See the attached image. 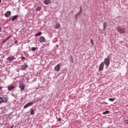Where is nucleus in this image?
Masks as SVG:
<instances>
[{"label": "nucleus", "mask_w": 128, "mask_h": 128, "mask_svg": "<svg viewBox=\"0 0 128 128\" xmlns=\"http://www.w3.org/2000/svg\"><path fill=\"white\" fill-rule=\"evenodd\" d=\"M8 97L6 96H0V104H2V102H8Z\"/></svg>", "instance_id": "1"}, {"label": "nucleus", "mask_w": 128, "mask_h": 128, "mask_svg": "<svg viewBox=\"0 0 128 128\" xmlns=\"http://www.w3.org/2000/svg\"><path fill=\"white\" fill-rule=\"evenodd\" d=\"M110 57L106 58L104 61V64H105L106 66H110Z\"/></svg>", "instance_id": "2"}, {"label": "nucleus", "mask_w": 128, "mask_h": 128, "mask_svg": "<svg viewBox=\"0 0 128 128\" xmlns=\"http://www.w3.org/2000/svg\"><path fill=\"white\" fill-rule=\"evenodd\" d=\"M117 28L120 34H124L126 32V29L124 27L118 26Z\"/></svg>", "instance_id": "3"}, {"label": "nucleus", "mask_w": 128, "mask_h": 128, "mask_svg": "<svg viewBox=\"0 0 128 128\" xmlns=\"http://www.w3.org/2000/svg\"><path fill=\"white\" fill-rule=\"evenodd\" d=\"M19 88L22 90H24V88H26V84L24 83L20 82L19 84Z\"/></svg>", "instance_id": "4"}, {"label": "nucleus", "mask_w": 128, "mask_h": 128, "mask_svg": "<svg viewBox=\"0 0 128 128\" xmlns=\"http://www.w3.org/2000/svg\"><path fill=\"white\" fill-rule=\"evenodd\" d=\"M104 62L101 63L99 66V72H102V70H104Z\"/></svg>", "instance_id": "5"}, {"label": "nucleus", "mask_w": 128, "mask_h": 128, "mask_svg": "<svg viewBox=\"0 0 128 128\" xmlns=\"http://www.w3.org/2000/svg\"><path fill=\"white\" fill-rule=\"evenodd\" d=\"M46 38L42 36H40L39 38V42H40V44H42V42H46Z\"/></svg>", "instance_id": "6"}, {"label": "nucleus", "mask_w": 128, "mask_h": 128, "mask_svg": "<svg viewBox=\"0 0 128 128\" xmlns=\"http://www.w3.org/2000/svg\"><path fill=\"white\" fill-rule=\"evenodd\" d=\"M60 64H58L54 68V70L56 72H60Z\"/></svg>", "instance_id": "7"}, {"label": "nucleus", "mask_w": 128, "mask_h": 128, "mask_svg": "<svg viewBox=\"0 0 128 128\" xmlns=\"http://www.w3.org/2000/svg\"><path fill=\"white\" fill-rule=\"evenodd\" d=\"M33 104H34V102H29L24 106V108H28V106H30Z\"/></svg>", "instance_id": "8"}, {"label": "nucleus", "mask_w": 128, "mask_h": 128, "mask_svg": "<svg viewBox=\"0 0 128 128\" xmlns=\"http://www.w3.org/2000/svg\"><path fill=\"white\" fill-rule=\"evenodd\" d=\"M8 90H12L14 88V86L13 84L9 85L8 86Z\"/></svg>", "instance_id": "9"}, {"label": "nucleus", "mask_w": 128, "mask_h": 128, "mask_svg": "<svg viewBox=\"0 0 128 128\" xmlns=\"http://www.w3.org/2000/svg\"><path fill=\"white\" fill-rule=\"evenodd\" d=\"M27 68H28V64H24L22 66L21 70H26Z\"/></svg>", "instance_id": "10"}, {"label": "nucleus", "mask_w": 128, "mask_h": 128, "mask_svg": "<svg viewBox=\"0 0 128 128\" xmlns=\"http://www.w3.org/2000/svg\"><path fill=\"white\" fill-rule=\"evenodd\" d=\"M10 14H12V12H10V11H8L6 12L5 16L6 18H10Z\"/></svg>", "instance_id": "11"}, {"label": "nucleus", "mask_w": 128, "mask_h": 128, "mask_svg": "<svg viewBox=\"0 0 128 128\" xmlns=\"http://www.w3.org/2000/svg\"><path fill=\"white\" fill-rule=\"evenodd\" d=\"M44 4H46V6H48V4H52V0H45L44 1Z\"/></svg>", "instance_id": "12"}, {"label": "nucleus", "mask_w": 128, "mask_h": 128, "mask_svg": "<svg viewBox=\"0 0 128 128\" xmlns=\"http://www.w3.org/2000/svg\"><path fill=\"white\" fill-rule=\"evenodd\" d=\"M54 28H56V30H58V28H60V24H56L54 26Z\"/></svg>", "instance_id": "13"}, {"label": "nucleus", "mask_w": 128, "mask_h": 128, "mask_svg": "<svg viewBox=\"0 0 128 128\" xmlns=\"http://www.w3.org/2000/svg\"><path fill=\"white\" fill-rule=\"evenodd\" d=\"M108 26V23L106 22H104L103 24V30H106V28Z\"/></svg>", "instance_id": "14"}, {"label": "nucleus", "mask_w": 128, "mask_h": 128, "mask_svg": "<svg viewBox=\"0 0 128 128\" xmlns=\"http://www.w3.org/2000/svg\"><path fill=\"white\" fill-rule=\"evenodd\" d=\"M17 18H18V15L14 16L12 18V22H14V20H16Z\"/></svg>", "instance_id": "15"}, {"label": "nucleus", "mask_w": 128, "mask_h": 128, "mask_svg": "<svg viewBox=\"0 0 128 128\" xmlns=\"http://www.w3.org/2000/svg\"><path fill=\"white\" fill-rule=\"evenodd\" d=\"M42 32H38L35 34V36H42Z\"/></svg>", "instance_id": "16"}, {"label": "nucleus", "mask_w": 128, "mask_h": 128, "mask_svg": "<svg viewBox=\"0 0 128 128\" xmlns=\"http://www.w3.org/2000/svg\"><path fill=\"white\" fill-rule=\"evenodd\" d=\"M30 112L32 116L34 115V109H31L30 110Z\"/></svg>", "instance_id": "17"}, {"label": "nucleus", "mask_w": 128, "mask_h": 128, "mask_svg": "<svg viewBox=\"0 0 128 128\" xmlns=\"http://www.w3.org/2000/svg\"><path fill=\"white\" fill-rule=\"evenodd\" d=\"M14 58V57L13 58L8 57L7 58V60H9V62H10Z\"/></svg>", "instance_id": "18"}, {"label": "nucleus", "mask_w": 128, "mask_h": 128, "mask_svg": "<svg viewBox=\"0 0 128 128\" xmlns=\"http://www.w3.org/2000/svg\"><path fill=\"white\" fill-rule=\"evenodd\" d=\"M110 114V111L106 110L102 112V114Z\"/></svg>", "instance_id": "19"}, {"label": "nucleus", "mask_w": 128, "mask_h": 128, "mask_svg": "<svg viewBox=\"0 0 128 128\" xmlns=\"http://www.w3.org/2000/svg\"><path fill=\"white\" fill-rule=\"evenodd\" d=\"M108 100H110V102H114V100H116V98H110L108 99Z\"/></svg>", "instance_id": "20"}, {"label": "nucleus", "mask_w": 128, "mask_h": 128, "mask_svg": "<svg viewBox=\"0 0 128 128\" xmlns=\"http://www.w3.org/2000/svg\"><path fill=\"white\" fill-rule=\"evenodd\" d=\"M80 12L77 13V14L75 15L74 18H76V20L78 18V16H80Z\"/></svg>", "instance_id": "21"}, {"label": "nucleus", "mask_w": 128, "mask_h": 128, "mask_svg": "<svg viewBox=\"0 0 128 128\" xmlns=\"http://www.w3.org/2000/svg\"><path fill=\"white\" fill-rule=\"evenodd\" d=\"M42 10V8H40V7H38V8H36V12H38V10Z\"/></svg>", "instance_id": "22"}, {"label": "nucleus", "mask_w": 128, "mask_h": 128, "mask_svg": "<svg viewBox=\"0 0 128 128\" xmlns=\"http://www.w3.org/2000/svg\"><path fill=\"white\" fill-rule=\"evenodd\" d=\"M31 50L32 52H34V50H36V48L34 47H32L31 48Z\"/></svg>", "instance_id": "23"}, {"label": "nucleus", "mask_w": 128, "mask_h": 128, "mask_svg": "<svg viewBox=\"0 0 128 128\" xmlns=\"http://www.w3.org/2000/svg\"><path fill=\"white\" fill-rule=\"evenodd\" d=\"M90 42H91V44H92V46H94V40H93L92 39H91V40H90Z\"/></svg>", "instance_id": "24"}, {"label": "nucleus", "mask_w": 128, "mask_h": 128, "mask_svg": "<svg viewBox=\"0 0 128 128\" xmlns=\"http://www.w3.org/2000/svg\"><path fill=\"white\" fill-rule=\"evenodd\" d=\"M9 38H10V36L8 37L5 40V42H6V40H9Z\"/></svg>", "instance_id": "25"}, {"label": "nucleus", "mask_w": 128, "mask_h": 128, "mask_svg": "<svg viewBox=\"0 0 128 128\" xmlns=\"http://www.w3.org/2000/svg\"><path fill=\"white\" fill-rule=\"evenodd\" d=\"M22 60H26V58L25 57H22Z\"/></svg>", "instance_id": "26"}, {"label": "nucleus", "mask_w": 128, "mask_h": 128, "mask_svg": "<svg viewBox=\"0 0 128 128\" xmlns=\"http://www.w3.org/2000/svg\"><path fill=\"white\" fill-rule=\"evenodd\" d=\"M58 122H60L62 120V119L60 118H59L57 120Z\"/></svg>", "instance_id": "27"}, {"label": "nucleus", "mask_w": 128, "mask_h": 128, "mask_svg": "<svg viewBox=\"0 0 128 128\" xmlns=\"http://www.w3.org/2000/svg\"><path fill=\"white\" fill-rule=\"evenodd\" d=\"M2 90V87L0 86V90Z\"/></svg>", "instance_id": "28"}, {"label": "nucleus", "mask_w": 128, "mask_h": 128, "mask_svg": "<svg viewBox=\"0 0 128 128\" xmlns=\"http://www.w3.org/2000/svg\"><path fill=\"white\" fill-rule=\"evenodd\" d=\"M2 31V28H0V32Z\"/></svg>", "instance_id": "29"}, {"label": "nucleus", "mask_w": 128, "mask_h": 128, "mask_svg": "<svg viewBox=\"0 0 128 128\" xmlns=\"http://www.w3.org/2000/svg\"><path fill=\"white\" fill-rule=\"evenodd\" d=\"M14 128V126H12L10 128Z\"/></svg>", "instance_id": "30"}, {"label": "nucleus", "mask_w": 128, "mask_h": 128, "mask_svg": "<svg viewBox=\"0 0 128 128\" xmlns=\"http://www.w3.org/2000/svg\"><path fill=\"white\" fill-rule=\"evenodd\" d=\"M106 2H108V0H106Z\"/></svg>", "instance_id": "31"}, {"label": "nucleus", "mask_w": 128, "mask_h": 128, "mask_svg": "<svg viewBox=\"0 0 128 128\" xmlns=\"http://www.w3.org/2000/svg\"><path fill=\"white\" fill-rule=\"evenodd\" d=\"M80 10H82V8H80Z\"/></svg>", "instance_id": "32"}, {"label": "nucleus", "mask_w": 128, "mask_h": 128, "mask_svg": "<svg viewBox=\"0 0 128 128\" xmlns=\"http://www.w3.org/2000/svg\"><path fill=\"white\" fill-rule=\"evenodd\" d=\"M57 48H58V46H57Z\"/></svg>", "instance_id": "33"}, {"label": "nucleus", "mask_w": 128, "mask_h": 128, "mask_svg": "<svg viewBox=\"0 0 128 128\" xmlns=\"http://www.w3.org/2000/svg\"><path fill=\"white\" fill-rule=\"evenodd\" d=\"M57 48H58V46H57Z\"/></svg>", "instance_id": "34"}]
</instances>
